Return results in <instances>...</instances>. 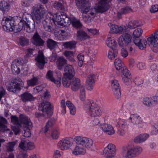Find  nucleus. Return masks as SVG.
Wrapping results in <instances>:
<instances>
[{"label":"nucleus","mask_w":158,"mask_h":158,"mask_svg":"<svg viewBox=\"0 0 158 158\" xmlns=\"http://www.w3.org/2000/svg\"><path fill=\"white\" fill-rule=\"evenodd\" d=\"M76 5L82 13L83 21L89 23L94 18V14L90 11V6L88 0H76Z\"/></svg>","instance_id":"nucleus-1"},{"label":"nucleus","mask_w":158,"mask_h":158,"mask_svg":"<svg viewBox=\"0 0 158 158\" xmlns=\"http://www.w3.org/2000/svg\"><path fill=\"white\" fill-rule=\"evenodd\" d=\"M83 108L87 114L91 117H100L102 111L100 106L93 100H87L83 105Z\"/></svg>","instance_id":"nucleus-2"},{"label":"nucleus","mask_w":158,"mask_h":158,"mask_svg":"<svg viewBox=\"0 0 158 158\" xmlns=\"http://www.w3.org/2000/svg\"><path fill=\"white\" fill-rule=\"evenodd\" d=\"M114 64L116 69L118 70H121V77L125 85H130L132 81L131 74L127 67L124 66L123 62L119 58L116 59Z\"/></svg>","instance_id":"nucleus-3"},{"label":"nucleus","mask_w":158,"mask_h":158,"mask_svg":"<svg viewBox=\"0 0 158 158\" xmlns=\"http://www.w3.org/2000/svg\"><path fill=\"white\" fill-rule=\"evenodd\" d=\"M1 24L4 31L10 32L15 31H20L22 27L23 23L19 22L16 25V22L13 18L9 16L4 17L2 19Z\"/></svg>","instance_id":"nucleus-4"},{"label":"nucleus","mask_w":158,"mask_h":158,"mask_svg":"<svg viewBox=\"0 0 158 158\" xmlns=\"http://www.w3.org/2000/svg\"><path fill=\"white\" fill-rule=\"evenodd\" d=\"M142 151V148L139 146L125 145L122 148V154L126 158H132L139 155Z\"/></svg>","instance_id":"nucleus-5"},{"label":"nucleus","mask_w":158,"mask_h":158,"mask_svg":"<svg viewBox=\"0 0 158 158\" xmlns=\"http://www.w3.org/2000/svg\"><path fill=\"white\" fill-rule=\"evenodd\" d=\"M51 108V104L49 102H43L40 104L39 107V110L42 111L43 114H41L38 112L36 113L35 116L37 118L42 116L45 118L49 117L52 115Z\"/></svg>","instance_id":"nucleus-6"},{"label":"nucleus","mask_w":158,"mask_h":158,"mask_svg":"<svg viewBox=\"0 0 158 158\" xmlns=\"http://www.w3.org/2000/svg\"><path fill=\"white\" fill-rule=\"evenodd\" d=\"M45 10L42 5H36L32 7L31 14L33 15L34 19L38 24L41 22L43 19Z\"/></svg>","instance_id":"nucleus-7"},{"label":"nucleus","mask_w":158,"mask_h":158,"mask_svg":"<svg viewBox=\"0 0 158 158\" xmlns=\"http://www.w3.org/2000/svg\"><path fill=\"white\" fill-rule=\"evenodd\" d=\"M65 73L63 77V84L67 86H68L69 83H68V80L69 79L73 78L75 75V70L73 66L70 65H67L64 69Z\"/></svg>","instance_id":"nucleus-8"},{"label":"nucleus","mask_w":158,"mask_h":158,"mask_svg":"<svg viewBox=\"0 0 158 158\" xmlns=\"http://www.w3.org/2000/svg\"><path fill=\"white\" fill-rule=\"evenodd\" d=\"M158 31L152 34L147 39L148 44L151 47L152 50L154 52H158Z\"/></svg>","instance_id":"nucleus-9"},{"label":"nucleus","mask_w":158,"mask_h":158,"mask_svg":"<svg viewBox=\"0 0 158 158\" xmlns=\"http://www.w3.org/2000/svg\"><path fill=\"white\" fill-rule=\"evenodd\" d=\"M74 140L77 144L87 148H91L93 144V142L92 139L85 137L76 136L75 137Z\"/></svg>","instance_id":"nucleus-10"},{"label":"nucleus","mask_w":158,"mask_h":158,"mask_svg":"<svg viewBox=\"0 0 158 158\" xmlns=\"http://www.w3.org/2000/svg\"><path fill=\"white\" fill-rule=\"evenodd\" d=\"M54 23L56 22L58 24H64V23H68L69 18H68L66 14L62 12H58L55 14L52 18Z\"/></svg>","instance_id":"nucleus-11"},{"label":"nucleus","mask_w":158,"mask_h":158,"mask_svg":"<svg viewBox=\"0 0 158 158\" xmlns=\"http://www.w3.org/2000/svg\"><path fill=\"white\" fill-rule=\"evenodd\" d=\"M130 121L132 124V127H142L143 126L141 118L137 114H131L129 118Z\"/></svg>","instance_id":"nucleus-12"},{"label":"nucleus","mask_w":158,"mask_h":158,"mask_svg":"<svg viewBox=\"0 0 158 158\" xmlns=\"http://www.w3.org/2000/svg\"><path fill=\"white\" fill-rule=\"evenodd\" d=\"M128 33L127 31H126L122 33V35L118 40L119 46L121 47L125 46L130 43L131 36Z\"/></svg>","instance_id":"nucleus-13"},{"label":"nucleus","mask_w":158,"mask_h":158,"mask_svg":"<svg viewBox=\"0 0 158 158\" xmlns=\"http://www.w3.org/2000/svg\"><path fill=\"white\" fill-rule=\"evenodd\" d=\"M19 127L27 129H31L32 127V123L30 119L26 116L20 114L19 116Z\"/></svg>","instance_id":"nucleus-14"},{"label":"nucleus","mask_w":158,"mask_h":158,"mask_svg":"<svg viewBox=\"0 0 158 158\" xmlns=\"http://www.w3.org/2000/svg\"><path fill=\"white\" fill-rule=\"evenodd\" d=\"M13 85H10L8 87V90L12 92H15L17 90H20L24 85V83L22 80L19 78H15L14 81Z\"/></svg>","instance_id":"nucleus-15"},{"label":"nucleus","mask_w":158,"mask_h":158,"mask_svg":"<svg viewBox=\"0 0 158 158\" xmlns=\"http://www.w3.org/2000/svg\"><path fill=\"white\" fill-rule=\"evenodd\" d=\"M111 89L113 94L117 99H119L121 96V92L118 81L114 79L110 81Z\"/></svg>","instance_id":"nucleus-16"},{"label":"nucleus","mask_w":158,"mask_h":158,"mask_svg":"<svg viewBox=\"0 0 158 158\" xmlns=\"http://www.w3.org/2000/svg\"><path fill=\"white\" fill-rule=\"evenodd\" d=\"M98 2L96 7L97 11L103 13L109 9L110 6L109 3L112 0H98Z\"/></svg>","instance_id":"nucleus-17"},{"label":"nucleus","mask_w":158,"mask_h":158,"mask_svg":"<svg viewBox=\"0 0 158 158\" xmlns=\"http://www.w3.org/2000/svg\"><path fill=\"white\" fill-rule=\"evenodd\" d=\"M68 83H69V85L68 86L64 85H63L66 87H69L70 85L71 89L74 91L78 90L81 85L80 79L75 77L69 79V80H68Z\"/></svg>","instance_id":"nucleus-18"},{"label":"nucleus","mask_w":158,"mask_h":158,"mask_svg":"<svg viewBox=\"0 0 158 158\" xmlns=\"http://www.w3.org/2000/svg\"><path fill=\"white\" fill-rule=\"evenodd\" d=\"M143 103L144 105L148 107L155 106L158 104V97L154 96L144 97L143 99Z\"/></svg>","instance_id":"nucleus-19"},{"label":"nucleus","mask_w":158,"mask_h":158,"mask_svg":"<svg viewBox=\"0 0 158 158\" xmlns=\"http://www.w3.org/2000/svg\"><path fill=\"white\" fill-rule=\"evenodd\" d=\"M73 141V139L71 138L63 139L58 142V147L61 150L67 149L72 144Z\"/></svg>","instance_id":"nucleus-20"},{"label":"nucleus","mask_w":158,"mask_h":158,"mask_svg":"<svg viewBox=\"0 0 158 158\" xmlns=\"http://www.w3.org/2000/svg\"><path fill=\"white\" fill-rule=\"evenodd\" d=\"M116 150L115 145L110 143L104 149L103 154L105 156H114Z\"/></svg>","instance_id":"nucleus-21"},{"label":"nucleus","mask_w":158,"mask_h":158,"mask_svg":"<svg viewBox=\"0 0 158 158\" xmlns=\"http://www.w3.org/2000/svg\"><path fill=\"white\" fill-rule=\"evenodd\" d=\"M35 60L37 62V66L41 69H43L46 62L45 61L43 53L42 51H39L38 56L35 58Z\"/></svg>","instance_id":"nucleus-22"},{"label":"nucleus","mask_w":158,"mask_h":158,"mask_svg":"<svg viewBox=\"0 0 158 158\" xmlns=\"http://www.w3.org/2000/svg\"><path fill=\"white\" fill-rule=\"evenodd\" d=\"M109 25L110 27V31L111 33L121 34L127 31H126V27L125 26H119L115 24H112L110 23Z\"/></svg>","instance_id":"nucleus-23"},{"label":"nucleus","mask_w":158,"mask_h":158,"mask_svg":"<svg viewBox=\"0 0 158 158\" xmlns=\"http://www.w3.org/2000/svg\"><path fill=\"white\" fill-rule=\"evenodd\" d=\"M96 77L95 75L93 74H90L89 75L86 79V87L89 90L93 89L94 84L95 82Z\"/></svg>","instance_id":"nucleus-24"},{"label":"nucleus","mask_w":158,"mask_h":158,"mask_svg":"<svg viewBox=\"0 0 158 158\" xmlns=\"http://www.w3.org/2000/svg\"><path fill=\"white\" fill-rule=\"evenodd\" d=\"M23 23L22 27L21 29V31L24 29L28 32H33L35 29V22L34 20L32 22H28V23H25V22L20 21Z\"/></svg>","instance_id":"nucleus-25"},{"label":"nucleus","mask_w":158,"mask_h":158,"mask_svg":"<svg viewBox=\"0 0 158 158\" xmlns=\"http://www.w3.org/2000/svg\"><path fill=\"white\" fill-rule=\"evenodd\" d=\"M21 62L19 60L16 59L14 60L11 65V69L12 73L15 74H19L20 71V67Z\"/></svg>","instance_id":"nucleus-26"},{"label":"nucleus","mask_w":158,"mask_h":158,"mask_svg":"<svg viewBox=\"0 0 158 158\" xmlns=\"http://www.w3.org/2000/svg\"><path fill=\"white\" fill-rule=\"evenodd\" d=\"M19 147L24 150H31L35 148L34 144L32 142H28L24 139L22 140L19 145Z\"/></svg>","instance_id":"nucleus-27"},{"label":"nucleus","mask_w":158,"mask_h":158,"mask_svg":"<svg viewBox=\"0 0 158 158\" xmlns=\"http://www.w3.org/2000/svg\"><path fill=\"white\" fill-rule=\"evenodd\" d=\"M134 43L140 49L143 50L146 48L147 40H141L139 37H134Z\"/></svg>","instance_id":"nucleus-28"},{"label":"nucleus","mask_w":158,"mask_h":158,"mask_svg":"<svg viewBox=\"0 0 158 158\" xmlns=\"http://www.w3.org/2000/svg\"><path fill=\"white\" fill-rule=\"evenodd\" d=\"M102 129L106 134L112 135L115 133L113 127L110 124L103 123L101 125Z\"/></svg>","instance_id":"nucleus-29"},{"label":"nucleus","mask_w":158,"mask_h":158,"mask_svg":"<svg viewBox=\"0 0 158 158\" xmlns=\"http://www.w3.org/2000/svg\"><path fill=\"white\" fill-rule=\"evenodd\" d=\"M46 77L47 78L49 79L52 81L56 84L58 86H60L61 80V75L60 74H59V77L58 79L56 80L53 77L52 72L51 70H49L47 72Z\"/></svg>","instance_id":"nucleus-30"},{"label":"nucleus","mask_w":158,"mask_h":158,"mask_svg":"<svg viewBox=\"0 0 158 158\" xmlns=\"http://www.w3.org/2000/svg\"><path fill=\"white\" fill-rule=\"evenodd\" d=\"M44 29L45 31L48 32H51L52 30V23L49 19H46L41 20Z\"/></svg>","instance_id":"nucleus-31"},{"label":"nucleus","mask_w":158,"mask_h":158,"mask_svg":"<svg viewBox=\"0 0 158 158\" xmlns=\"http://www.w3.org/2000/svg\"><path fill=\"white\" fill-rule=\"evenodd\" d=\"M10 7V2H7L4 0L1 1L0 2V8L3 13L8 11Z\"/></svg>","instance_id":"nucleus-32"},{"label":"nucleus","mask_w":158,"mask_h":158,"mask_svg":"<svg viewBox=\"0 0 158 158\" xmlns=\"http://www.w3.org/2000/svg\"><path fill=\"white\" fill-rule=\"evenodd\" d=\"M32 41V43L36 46H42L44 43V41L37 33L34 35Z\"/></svg>","instance_id":"nucleus-33"},{"label":"nucleus","mask_w":158,"mask_h":158,"mask_svg":"<svg viewBox=\"0 0 158 158\" xmlns=\"http://www.w3.org/2000/svg\"><path fill=\"white\" fill-rule=\"evenodd\" d=\"M149 137V135L147 134H141L137 136L134 139V142L136 143H140L145 141Z\"/></svg>","instance_id":"nucleus-34"},{"label":"nucleus","mask_w":158,"mask_h":158,"mask_svg":"<svg viewBox=\"0 0 158 158\" xmlns=\"http://www.w3.org/2000/svg\"><path fill=\"white\" fill-rule=\"evenodd\" d=\"M141 25H142V24L138 21L135 20L131 21L128 23L127 27H126V31H127V32H128L129 28L131 29H135L138 26H141Z\"/></svg>","instance_id":"nucleus-35"},{"label":"nucleus","mask_w":158,"mask_h":158,"mask_svg":"<svg viewBox=\"0 0 158 158\" xmlns=\"http://www.w3.org/2000/svg\"><path fill=\"white\" fill-rule=\"evenodd\" d=\"M89 38V36L84 31L82 30L78 31L77 32V38L82 41L86 40Z\"/></svg>","instance_id":"nucleus-36"},{"label":"nucleus","mask_w":158,"mask_h":158,"mask_svg":"<svg viewBox=\"0 0 158 158\" xmlns=\"http://www.w3.org/2000/svg\"><path fill=\"white\" fill-rule=\"evenodd\" d=\"M55 119L53 118H50L47 122L44 128L43 131L46 133L47 131H49L53 125L55 123Z\"/></svg>","instance_id":"nucleus-37"},{"label":"nucleus","mask_w":158,"mask_h":158,"mask_svg":"<svg viewBox=\"0 0 158 158\" xmlns=\"http://www.w3.org/2000/svg\"><path fill=\"white\" fill-rule=\"evenodd\" d=\"M106 44L107 46L111 49H117V43L113 38L108 37Z\"/></svg>","instance_id":"nucleus-38"},{"label":"nucleus","mask_w":158,"mask_h":158,"mask_svg":"<svg viewBox=\"0 0 158 158\" xmlns=\"http://www.w3.org/2000/svg\"><path fill=\"white\" fill-rule=\"evenodd\" d=\"M40 76L34 77L32 78L27 81V84L29 86H33L39 84Z\"/></svg>","instance_id":"nucleus-39"},{"label":"nucleus","mask_w":158,"mask_h":158,"mask_svg":"<svg viewBox=\"0 0 158 158\" xmlns=\"http://www.w3.org/2000/svg\"><path fill=\"white\" fill-rule=\"evenodd\" d=\"M22 101L24 102L34 100V98L32 95L28 92L24 93L21 95Z\"/></svg>","instance_id":"nucleus-40"},{"label":"nucleus","mask_w":158,"mask_h":158,"mask_svg":"<svg viewBox=\"0 0 158 158\" xmlns=\"http://www.w3.org/2000/svg\"><path fill=\"white\" fill-rule=\"evenodd\" d=\"M77 42L75 41H71L63 43V45L66 49H72L76 47Z\"/></svg>","instance_id":"nucleus-41"},{"label":"nucleus","mask_w":158,"mask_h":158,"mask_svg":"<svg viewBox=\"0 0 158 158\" xmlns=\"http://www.w3.org/2000/svg\"><path fill=\"white\" fill-rule=\"evenodd\" d=\"M53 6L56 9L58 10H62L65 9L66 7V4L64 2H55L53 4Z\"/></svg>","instance_id":"nucleus-42"},{"label":"nucleus","mask_w":158,"mask_h":158,"mask_svg":"<svg viewBox=\"0 0 158 158\" xmlns=\"http://www.w3.org/2000/svg\"><path fill=\"white\" fill-rule=\"evenodd\" d=\"M117 123L118 128L127 129L128 125L127 121L124 119H119L117 121Z\"/></svg>","instance_id":"nucleus-43"},{"label":"nucleus","mask_w":158,"mask_h":158,"mask_svg":"<svg viewBox=\"0 0 158 158\" xmlns=\"http://www.w3.org/2000/svg\"><path fill=\"white\" fill-rule=\"evenodd\" d=\"M47 47L51 50H54L58 47L57 42L51 39H49L47 40Z\"/></svg>","instance_id":"nucleus-44"},{"label":"nucleus","mask_w":158,"mask_h":158,"mask_svg":"<svg viewBox=\"0 0 158 158\" xmlns=\"http://www.w3.org/2000/svg\"><path fill=\"white\" fill-rule=\"evenodd\" d=\"M7 123V120L4 118L0 117V128L3 131H9L10 130L5 125Z\"/></svg>","instance_id":"nucleus-45"},{"label":"nucleus","mask_w":158,"mask_h":158,"mask_svg":"<svg viewBox=\"0 0 158 158\" xmlns=\"http://www.w3.org/2000/svg\"><path fill=\"white\" fill-rule=\"evenodd\" d=\"M69 21H70L72 25L75 28H80L82 27V24L79 20L75 18L69 19Z\"/></svg>","instance_id":"nucleus-46"},{"label":"nucleus","mask_w":158,"mask_h":158,"mask_svg":"<svg viewBox=\"0 0 158 158\" xmlns=\"http://www.w3.org/2000/svg\"><path fill=\"white\" fill-rule=\"evenodd\" d=\"M85 149L78 146H76L73 151L72 153L73 155H77L79 154H84L85 152Z\"/></svg>","instance_id":"nucleus-47"},{"label":"nucleus","mask_w":158,"mask_h":158,"mask_svg":"<svg viewBox=\"0 0 158 158\" xmlns=\"http://www.w3.org/2000/svg\"><path fill=\"white\" fill-rule=\"evenodd\" d=\"M66 63V60L62 56L60 57L57 60L56 64L58 69H61L62 67L64 66Z\"/></svg>","instance_id":"nucleus-48"},{"label":"nucleus","mask_w":158,"mask_h":158,"mask_svg":"<svg viewBox=\"0 0 158 158\" xmlns=\"http://www.w3.org/2000/svg\"><path fill=\"white\" fill-rule=\"evenodd\" d=\"M66 105L70 110V114L74 115L76 113V109L73 104L70 101H67L66 102Z\"/></svg>","instance_id":"nucleus-49"},{"label":"nucleus","mask_w":158,"mask_h":158,"mask_svg":"<svg viewBox=\"0 0 158 158\" xmlns=\"http://www.w3.org/2000/svg\"><path fill=\"white\" fill-rule=\"evenodd\" d=\"M118 50L117 49H111L108 53V57L110 60H113L115 57L117 56Z\"/></svg>","instance_id":"nucleus-50"},{"label":"nucleus","mask_w":158,"mask_h":158,"mask_svg":"<svg viewBox=\"0 0 158 158\" xmlns=\"http://www.w3.org/2000/svg\"><path fill=\"white\" fill-rule=\"evenodd\" d=\"M64 54L69 60L72 61H74V53L73 51H66Z\"/></svg>","instance_id":"nucleus-51"},{"label":"nucleus","mask_w":158,"mask_h":158,"mask_svg":"<svg viewBox=\"0 0 158 158\" xmlns=\"http://www.w3.org/2000/svg\"><path fill=\"white\" fill-rule=\"evenodd\" d=\"M150 69L152 73H157L158 72V63L156 62L151 63L150 65Z\"/></svg>","instance_id":"nucleus-52"},{"label":"nucleus","mask_w":158,"mask_h":158,"mask_svg":"<svg viewBox=\"0 0 158 158\" xmlns=\"http://www.w3.org/2000/svg\"><path fill=\"white\" fill-rule=\"evenodd\" d=\"M19 42L21 45L24 46L28 45L29 40L26 37L21 36L19 39Z\"/></svg>","instance_id":"nucleus-53"},{"label":"nucleus","mask_w":158,"mask_h":158,"mask_svg":"<svg viewBox=\"0 0 158 158\" xmlns=\"http://www.w3.org/2000/svg\"><path fill=\"white\" fill-rule=\"evenodd\" d=\"M17 141H15L14 142H10L7 143L6 148L9 152L13 151L15 146L17 144Z\"/></svg>","instance_id":"nucleus-54"},{"label":"nucleus","mask_w":158,"mask_h":158,"mask_svg":"<svg viewBox=\"0 0 158 158\" xmlns=\"http://www.w3.org/2000/svg\"><path fill=\"white\" fill-rule=\"evenodd\" d=\"M131 9L129 7L127 6L121 9L118 13V16L119 17V15H121L123 14H125L131 12Z\"/></svg>","instance_id":"nucleus-55"},{"label":"nucleus","mask_w":158,"mask_h":158,"mask_svg":"<svg viewBox=\"0 0 158 158\" xmlns=\"http://www.w3.org/2000/svg\"><path fill=\"white\" fill-rule=\"evenodd\" d=\"M11 122L14 124L18 125L19 127L20 120L16 115H12L10 117Z\"/></svg>","instance_id":"nucleus-56"},{"label":"nucleus","mask_w":158,"mask_h":158,"mask_svg":"<svg viewBox=\"0 0 158 158\" xmlns=\"http://www.w3.org/2000/svg\"><path fill=\"white\" fill-rule=\"evenodd\" d=\"M142 32L143 31L140 28L136 29L133 33L134 37H139L141 35Z\"/></svg>","instance_id":"nucleus-57"},{"label":"nucleus","mask_w":158,"mask_h":158,"mask_svg":"<svg viewBox=\"0 0 158 158\" xmlns=\"http://www.w3.org/2000/svg\"><path fill=\"white\" fill-rule=\"evenodd\" d=\"M85 89L84 87H82L80 89V98L81 101H84L85 98Z\"/></svg>","instance_id":"nucleus-58"},{"label":"nucleus","mask_w":158,"mask_h":158,"mask_svg":"<svg viewBox=\"0 0 158 158\" xmlns=\"http://www.w3.org/2000/svg\"><path fill=\"white\" fill-rule=\"evenodd\" d=\"M31 18L30 15L27 13H24L23 15L22 20L20 21L25 22V23H28V22H31L29 19Z\"/></svg>","instance_id":"nucleus-59"},{"label":"nucleus","mask_w":158,"mask_h":158,"mask_svg":"<svg viewBox=\"0 0 158 158\" xmlns=\"http://www.w3.org/2000/svg\"><path fill=\"white\" fill-rule=\"evenodd\" d=\"M152 135H156L158 133V122L154 123L153 129L151 131Z\"/></svg>","instance_id":"nucleus-60"},{"label":"nucleus","mask_w":158,"mask_h":158,"mask_svg":"<svg viewBox=\"0 0 158 158\" xmlns=\"http://www.w3.org/2000/svg\"><path fill=\"white\" fill-rule=\"evenodd\" d=\"M61 107L62 108L61 113L64 114L66 113V106L65 100L63 99L60 102Z\"/></svg>","instance_id":"nucleus-61"},{"label":"nucleus","mask_w":158,"mask_h":158,"mask_svg":"<svg viewBox=\"0 0 158 158\" xmlns=\"http://www.w3.org/2000/svg\"><path fill=\"white\" fill-rule=\"evenodd\" d=\"M59 132L58 130L54 129L52 134V137L54 139H57L59 136Z\"/></svg>","instance_id":"nucleus-62"},{"label":"nucleus","mask_w":158,"mask_h":158,"mask_svg":"<svg viewBox=\"0 0 158 158\" xmlns=\"http://www.w3.org/2000/svg\"><path fill=\"white\" fill-rule=\"evenodd\" d=\"M45 86V85H41L36 86L34 88V90L35 93H38L41 91Z\"/></svg>","instance_id":"nucleus-63"},{"label":"nucleus","mask_w":158,"mask_h":158,"mask_svg":"<svg viewBox=\"0 0 158 158\" xmlns=\"http://www.w3.org/2000/svg\"><path fill=\"white\" fill-rule=\"evenodd\" d=\"M134 82L137 85H139L142 84L143 82V80L139 77H137L134 80Z\"/></svg>","instance_id":"nucleus-64"}]
</instances>
